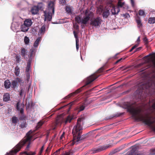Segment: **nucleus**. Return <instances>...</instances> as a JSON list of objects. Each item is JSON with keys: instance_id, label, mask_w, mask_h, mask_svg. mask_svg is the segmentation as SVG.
<instances>
[{"instance_id": "nucleus-12", "label": "nucleus", "mask_w": 155, "mask_h": 155, "mask_svg": "<svg viewBox=\"0 0 155 155\" xmlns=\"http://www.w3.org/2000/svg\"><path fill=\"white\" fill-rule=\"evenodd\" d=\"M93 16V14L92 12L86 10L85 13V16L84 17L87 18L88 20H89L91 18H92Z\"/></svg>"}, {"instance_id": "nucleus-35", "label": "nucleus", "mask_w": 155, "mask_h": 155, "mask_svg": "<svg viewBox=\"0 0 155 155\" xmlns=\"http://www.w3.org/2000/svg\"><path fill=\"white\" fill-rule=\"evenodd\" d=\"M75 21L78 23H81V18L79 16H77L75 17Z\"/></svg>"}, {"instance_id": "nucleus-26", "label": "nucleus", "mask_w": 155, "mask_h": 155, "mask_svg": "<svg viewBox=\"0 0 155 155\" xmlns=\"http://www.w3.org/2000/svg\"><path fill=\"white\" fill-rule=\"evenodd\" d=\"M41 40V38L38 37L35 41L34 44V46L35 47H37L39 45L40 41Z\"/></svg>"}, {"instance_id": "nucleus-24", "label": "nucleus", "mask_w": 155, "mask_h": 155, "mask_svg": "<svg viewBox=\"0 0 155 155\" xmlns=\"http://www.w3.org/2000/svg\"><path fill=\"white\" fill-rule=\"evenodd\" d=\"M11 83L9 80H7L4 82V86L6 89L9 88L11 86Z\"/></svg>"}, {"instance_id": "nucleus-48", "label": "nucleus", "mask_w": 155, "mask_h": 155, "mask_svg": "<svg viewBox=\"0 0 155 155\" xmlns=\"http://www.w3.org/2000/svg\"><path fill=\"white\" fill-rule=\"evenodd\" d=\"M28 56L29 58V59H28V61H32V59L33 57H34V56L31 55H28Z\"/></svg>"}, {"instance_id": "nucleus-27", "label": "nucleus", "mask_w": 155, "mask_h": 155, "mask_svg": "<svg viewBox=\"0 0 155 155\" xmlns=\"http://www.w3.org/2000/svg\"><path fill=\"white\" fill-rule=\"evenodd\" d=\"M45 122V121L43 120H41L39 121L37 124V125L36 126V130L39 129L40 127L44 124Z\"/></svg>"}, {"instance_id": "nucleus-52", "label": "nucleus", "mask_w": 155, "mask_h": 155, "mask_svg": "<svg viewBox=\"0 0 155 155\" xmlns=\"http://www.w3.org/2000/svg\"><path fill=\"white\" fill-rule=\"evenodd\" d=\"M31 61H31L30 60V61L28 60V62L27 63V66H28V67H30V65H31Z\"/></svg>"}, {"instance_id": "nucleus-45", "label": "nucleus", "mask_w": 155, "mask_h": 155, "mask_svg": "<svg viewBox=\"0 0 155 155\" xmlns=\"http://www.w3.org/2000/svg\"><path fill=\"white\" fill-rule=\"evenodd\" d=\"M124 17V18H127L130 17V15L128 13H126L125 14H123L122 15Z\"/></svg>"}, {"instance_id": "nucleus-8", "label": "nucleus", "mask_w": 155, "mask_h": 155, "mask_svg": "<svg viewBox=\"0 0 155 155\" xmlns=\"http://www.w3.org/2000/svg\"><path fill=\"white\" fill-rule=\"evenodd\" d=\"M139 144H136L132 146V149L130 150L129 153L126 155H140V154L136 152V150L138 149Z\"/></svg>"}, {"instance_id": "nucleus-64", "label": "nucleus", "mask_w": 155, "mask_h": 155, "mask_svg": "<svg viewBox=\"0 0 155 155\" xmlns=\"http://www.w3.org/2000/svg\"><path fill=\"white\" fill-rule=\"evenodd\" d=\"M153 65L155 67V60H154L153 61Z\"/></svg>"}, {"instance_id": "nucleus-39", "label": "nucleus", "mask_w": 155, "mask_h": 155, "mask_svg": "<svg viewBox=\"0 0 155 155\" xmlns=\"http://www.w3.org/2000/svg\"><path fill=\"white\" fill-rule=\"evenodd\" d=\"M35 49L33 48H31L30 51L29 55L35 56Z\"/></svg>"}, {"instance_id": "nucleus-61", "label": "nucleus", "mask_w": 155, "mask_h": 155, "mask_svg": "<svg viewBox=\"0 0 155 155\" xmlns=\"http://www.w3.org/2000/svg\"><path fill=\"white\" fill-rule=\"evenodd\" d=\"M60 2L62 4H64L65 2V0H60Z\"/></svg>"}, {"instance_id": "nucleus-38", "label": "nucleus", "mask_w": 155, "mask_h": 155, "mask_svg": "<svg viewBox=\"0 0 155 155\" xmlns=\"http://www.w3.org/2000/svg\"><path fill=\"white\" fill-rule=\"evenodd\" d=\"M124 113H119L118 114H115L113 115V116H112L110 118V119L113 118L114 117H120V116L124 114Z\"/></svg>"}, {"instance_id": "nucleus-51", "label": "nucleus", "mask_w": 155, "mask_h": 155, "mask_svg": "<svg viewBox=\"0 0 155 155\" xmlns=\"http://www.w3.org/2000/svg\"><path fill=\"white\" fill-rule=\"evenodd\" d=\"M51 147H48L46 150V152L47 153L49 152L51 150Z\"/></svg>"}, {"instance_id": "nucleus-3", "label": "nucleus", "mask_w": 155, "mask_h": 155, "mask_svg": "<svg viewBox=\"0 0 155 155\" xmlns=\"http://www.w3.org/2000/svg\"><path fill=\"white\" fill-rule=\"evenodd\" d=\"M82 119L79 118L77 120V124L75 125L72 130L73 142H78L87 137V134H85L81 136L82 132V127L81 125Z\"/></svg>"}, {"instance_id": "nucleus-5", "label": "nucleus", "mask_w": 155, "mask_h": 155, "mask_svg": "<svg viewBox=\"0 0 155 155\" xmlns=\"http://www.w3.org/2000/svg\"><path fill=\"white\" fill-rule=\"evenodd\" d=\"M152 85V84L150 82L141 83L139 85L137 92H139V94L140 95V99L141 98V96L143 93L144 92L147 94V91H149Z\"/></svg>"}, {"instance_id": "nucleus-62", "label": "nucleus", "mask_w": 155, "mask_h": 155, "mask_svg": "<svg viewBox=\"0 0 155 155\" xmlns=\"http://www.w3.org/2000/svg\"><path fill=\"white\" fill-rule=\"evenodd\" d=\"M152 107L154 109H155V102L153 103L152 105Z\"/></svg>"}, {"instance_id": "nucleus-53", "label": "nucleus", "mask_w": 155, "mask_h": 155, "mask_svg": "<svg viewBox=\"0 0 155 155\" xmlns=\"http://www.w3.org/2000/svg\"><path fill=\"white\" fill-rule=\"evenodd\" d=\"M141 48H142L141 47H140L138 48H136V49L135 51H134V52H136L137 51H139L141 49Z\"/></svg>"}, {"instance_id": "nucleus-36", "label": "nucleus", "mask_w": 155, "mask_h": 155, "mask_svg": "<svg viewBox=\"0 0 155 155\" xmlns=\"http://www.w3.org/2000/svg\"><path fill=\"white\" fill-rule=\"evenodd\" d=\"M124 4L125 3L124 2H122L120 1H119L117 3L118 7L119 8H122L124 5Z\"/></svg>"}, {"instance_id": "nucleus-54", "label": "nucleus", "mask_w": 155, "mask_h": 155, "mask_svg": "<svg viewBox=\"0 0 155 155\" xmlns=\"http://www.w3.org/2000/svg\"><path fill=\"white\" fill-rule=\"evenodd\" d=\"M123 59V58H120V59L118 60H117L115 63V64H117L118 62L120 61L121 60H122Z\"/></svg>"}, {"instance_id": "nucleus-22", "label": "nucleus", "mask_w": 155, "mask_h": 155, "mask_svg": "<svg viewBox=\"0 0 155 155\" xmlns=\"http://www.w3.org/2000/svg\"><path fill=\"white\" fill-rule=\"evenodd\" d=\"M21 55L23 57H25V56L27 54L28 51L24 48H21Z\"/></svg>"}, {"instance_id": "nucleus-6", "label": "nucleus", "mask_w": 155, "mask_h": 155, "mask_svg": "<svg viewBox=\"0 0 155 155\" xmlns=\"http://www.w3.org/2000/svg\"><path fill=\"white\" fill-rule=\"evenodd\" d=\"M102 21L101 18L98 17L96 18L91 19L90 24L93 26L97 27L100 26Z\"/></svg>"}, {"instance_id": "nucleus-58", "label": "nucleus", "mask_w": 155, "mask_h": 155, "mask_svg": "<svg viewBox=\"0 0 155 155\" xmlns=\"http://www.w3.org/2000/svg\"><path fill=\"white\" fill-rule=\"evenodd\" d=\"M143 41L146 43L147 42V38L145 37L143 38Z\"/></svg>"}, {"instance_id": "nucleus-47", "label": "nucleus", "mask_w": 155, "mask_h": 155, "mask_svg": "<svg viewBox=\"0 0 155 155\" xmlns=\"http://www.w3.org/2000/svg\"><path fill=\"white\" fill-rule=\"evenodd\" d=\"M75 29L77 31H79V26L77 24H75L74 25Z\"/></svg>"}, {"instance_id": "nucleus-32", "label": "nucleus", "mask_w": 155, "mask_h": 155, "mask_svg": "<svg viewBox=\"0 0 155 155\" xmlns=\"http://www.w3.org/2000/svg\"><path fill=\"white\" fill-rule=\"evenodd\" d=\"M16 61L17 63H19L21 62V58L20 55L18 54H16L15 56Z\"/></svg>"}, {"instance_id": "nucleus-9", "label": "nucleus", "mask_w": 155, "mask_h": 155, "mask_svg": "<svg viewBox=\"0 0 155 155\" xmlns=\"http://www.w3.org/2000/svg\"><path fill=\"white\" fill-rule=\"evenodd\" d=\"M110 146L107 145L105 146H102L98 147L97 148H94L93 150V153H95L101 152L103 150H106Z\"/></svg>"}, {"instance_id": "nucleus-29", "label": "nucleus", "mask_w": 155, "mask_h": 155, "mask_svg": "<svg viewBox=\"0 0 155 155\" xmlns=\"http://www.w3.org/2000/svg\"><path fill=\"white\" fill-rule=\"evenodd\" d=\"M27 125V124L26 123V121H23L21 123L19 126L21 128H23L26 127Z\"/></svg>"}, {"instance_id": "nucleus-37", "label": "nucleus", "mask_w": 155, "mask_h": 155, "mask_svg": "<svg viewBox=\"0 0 155 155\" xmlns=\"http://www.w3.org/2000/svg\"><path fill=\"white\" fill-rule=\"evenodd\" d=\"M29 39L27 36H25L24 39V42L25 44L28 45L29 42Z\"/></svg>"}, {"instance_id": "nucleus-13", "label": "nucleus", "mask_w": 155, "mask_h": 155, "mask_svg": "<svg viewBox=\"0 0 155 155\" xmlns=\"http://www.w3.org/2000/svg\"><path fill=\"white\" fill-rule=\"evenodd\" d=\"M38 8L36 6H34L32 7L31 12L33 15L37 14L39 12Z\"/></svg>"}, {"instance_id": "nucleus-63", "label": "nucleus", "mask_w": 155, "mask_h": 155, "mask_svg": "<svg viewBox=\"0 0 155 155\" xmlns=\"http://www.w3.org/2000/svg\"><path fill=\"white\" fill-rule=\"evenodd\" d=\"M153 153L150 154V155H155V149L153 150Z\"/></svg>"}, {"instance_id": "nucleus-30", "label": "nucleus", "mask_w": 155, "mask_h": 155, "mask_svg": "<svg viewBox=\"0 0 155 155\" xmlns=\"http://www.w3.org/2000/svg\"><path fill=\"white\" fill-rule=\"evenodd\" d=\"M12 122L13 123L16 124L18 121V120L17 117H13L12 118Z\"/></svg>"}, {"instance_id": "nucleus-19", "label": "nucleus", "mask_w": 155, "mask_h": 155, "mask_svg": "<svg viewBox=\"0 0 155 155\" xmlns=\"http://www.w3.org/2000/svg\"><path fill=\"white\" fill-rule=\"evenodd\" d=\"M110 15V12L108 10L106 9L103 12L102 16L103 18H107Z\"/></svg>"}, {"instance_id": "nucleus-42", "label": "nucleus", "mask_w": 155, "mask_h": 155, "mask_svg": "<svg viewBox=\"0 0 155 155\" xmlns=\"http://www.w3.org/2000/svg\"><path fill=\"white\" fill-rule=\"evenodd\" d=\"M26 117L24 115H22L19 117V120H24V121L26 120Z\"/></svg>"}, {"instance_id": "nucleus-11", "label": "nucleus", "mask_w": 155, "mask_h": 155, "mask_svg": "<svg viewBox=\"0 0 155 155\" xmlns=\"http://www.w3.org/2000/svg\"><path fill=\"white\" fill-rule=\"evenodd\" d=\"M52 13L51 11L48 12L47 14L45 12V21L47 20L49 21H51L52 19Z\"/></svg>"}, {"instance_id": "nucleus-59", "label": "nucleus", "mask_w": 155, "mask_h": 155, "mask_svg": "<svg viewBox=\"0 0 155 155\" xmlns=\"http://www.w3.org/2000/svg\"><path fill=\"white\" fill-rule=\"evenodd\" d=\"M131 3L132 6L134 7V2L133 0H131Z\"/></svg>"}, {"instance_id": "nucleus-20", "label": "nucleus", "mask_w": 155, "mask_h": 155, "mask_svg": "<svg viewBox=\"0 0 155 155\" xmlns=\"http://www.w3.org/2000/svg\"><path fill=\"white\" fill-rule=\"evenodd\" d=\"M32 22L31 20L30 19H26L24 22V24L27 26L28 27L31 26L32 25Z\"/></svg>"}, {"instance_id": "nucleus-31", "label": "nucleus", "mask_w": 155, "mask_h": 155, "mask_svg": "<svg viewBox=\"0 0 155 155\" xmlns=\"http://www.w3.org/2000/svg\"><path fill=\"white\" fill-rule=\"evenodd\" d=\"M89 20L87 19L84 17L81 19V23L84 25L87 24Z\"/></svg>"}, {"instance_id": "nucleus-15", "label": "nucleus", "mask_w": 155, "mask_h": 155, "mask_svg": "<svg viewBox=\"0 0 155 155\" xmlns=\"http://www.w3.org/2000/svg\"><path fill=\"white\" fill-rule=\"evenodd\" d=\"M20 101H18L16 104V108L18 111H20V113L23 114L24 113V110L22 108H20Z\"/></svg>"}, {"instance_id": "nucleus-4", "label": "nucleus", "mask_w": 155, "mask_h": 155, "mask_svg": "<svg viewBox=\"0 0 155 155\" xmlns=\"http://www.w3.org/2000/svg\"><path fill=\"white\" fill-rule=\"evenodd\" d=\"M73 118L74 117L72 115H69L64 117L60 115L57 117L55 123L57 125H61L62 124L65 125L68 123H70Z\"/></svg>"}, {"instance_id": "nucleus-7", "label": "nucleus", "mask_w": 155, "mask_h": 155, "mask_svg": "<svg viewBox=\"0 0 155 155\" xmlns=\"http://www.w3.org/2000/svg\"><path fill=\"white\" fill-rule=\"evenodd\" d=\"M24 82L22 80L18 77L15 78L11 82L12 88L15 89L18 87V84L23 83Z\"/></svg>"}, {"instance_id": "nucleus-28", "label": "nucleus", "mask_w": 155, "mask_h": 155, "mask_svg": "<svg viewBox=\"0 0 155 155\" xmlns=\"http://www.w3.org/2000/svg\"><path fill=\"white\" fill-rule=\"evenodd\" d=\"M20 73V69L18 66H16L15 68V74L16 76L19 75Z\"/></svg>"}, {"instance_id": "nucleus-50", "label": "nucleus", "mask_w": 155, "mask_h": 155, "mask_svg": "<svg viewBox=\"0 0 155 155\" xmlns=\"http://www.w3.org/2000/svg\"><path fill=\"white\" fill-rule=\"evenodd\" d=\"M44 145H43L41 147L40 150V151H39V153H40V154H41V153H42L43 150L44 149Z\"/></svg>"}, {"instance_id": "nucleus-21", "label": "nucleus", "mask_w": 155, "mask_h": 155, "mask_svg": "<svg viewBox=\"0 0 155 155\" xmlns=\"http://www.w3.org/2000/svg\"><path fill=\"white\" fill-rule=\"evenodd\" d=\"M26 151H25L21 153L25 154L26 155H35V152H28L27 151L29 150V148L26 147L25 149Z\"/></svg>"}, {"instance_id": "nucleus-33", "label": "nucleus", "mask_w": 155, "mask_h": 155, "mask_svg": "<svg viewBox=\"0 0 155 155\" xmlns=\"http://www.w3.org/2000/svg\"><path fill=\"white\" fill-rule=\"evenodd\" d=\"M148 22L151 24H153L155 23V17L149 18L148 19Z\"/></svg>"}, {"instance_id": "nucleus-60", "label": "nucleus", "mask_w": 155, "mask_h": 155, "mask_svg": "<svg viewBox=\"0 0 155 155\" xmlns=\"http://www.w3.org/2000/svg\"><path fill=\"white\" fill-rule=\"evenodd\" d=\"M59 152L58 151V150H57L54 153V154L55 155H58V154L59 153Z\"/></svg>"}, {"instance_id": "nucleus-1", "label": "nucleus", "mask_w": 155, "mask_h": 155, "mask_svg": "<svg viewBox=\"0 0 155 155\" xmlns=\"http://www.w3.org/2000/svg\"><path fill=\"white\" fill-rule=\"evenodd\" d=\"M124 105L127 111L132 114L133 116L136 120L141 121L146 125L149 126H151L155 122V121L151 120L152 117L148 114H146L144 116L140 114L141 109H136L132 104L127 103Z\"/></svg>"}, {"instance_id": "nucleus-55", "label": "nucleus", "mask_w": 155, "mask_h": 155, "mask_svg": "<svg viewBox=\"0 0 155 155\" xmlns=\"http://www.w3.org/2000/svg\"><path fill=\"white\" fill-rule=\"evenodd\" d=\"M30 67H28V66H27V67L26 68V71L27 72H28L29 71H30Z\"/></svg>"}, {"instance_id": "nucleus-16", "label": "nucleus", "mask_w": 155, "mask_h": 155, "mask_svg": "<svg viewBox=\"0 0 155 155\" xmlns=\"http://www.w3.org/2000/svg\"><path fill=\"white\" fill-rule=\"evenodd\" d=\"M136 21L137 24V27L139 28H141L142 26V25L140 17L137 16L136 18Z\"/></svg>"}, {"instance_id": "nucleus-2", "label": "nucleus", "mask_w": 155, "mask_h": 155, "mask_svg": "<svg viewBox=\"0 0 155 155\" xmlns=\"http://www.w3.org/2000/svg\"><path fill=\"white\" fill-rule=\"evenodd\" d=\"M105 69L104 67H102L99 69L96 72L91 75L87 79L86 83L85 85L77 90L74 92H72L65 97V99H68L71 97L74 96L75 95L78 94L84 90V88L86 86L90 84L91 82L97 78L101 76V74L99 73H102Z\"/></svg>"}, {"instance_id": "nucleus-17", "label": "nucleus", "mask_w": 155, "mask_h": 155, "mask_svg": "<svg viewBox=\"0 0 155 155\" xmlns=\"http://www.w3.org/2000/svg\"><path fill=\"white\" fill-rule=\"evenodd\" d=\"M120 10L119 8L113 7L111 9V12L112 14L115 15L118 14L119 12H120Z\"/></svg>"}, {"instance_id": "nucleus-23", "label": "nucleus", "mask_w": 155, "mask_h": 155, "mask_svg": "<svg viewBox=\"0 0 155 155\" xmlns=\"http://www.w3.org/2000/svg\"><path fill=\"white\" fill-rule=\"evenodd\" d=\"M10 98V94L8 93H5L3 95V101H9Z\"/></svg>"}, {"instance_id": "nucleus-44", "label": "nucleus", "mask_w": 155, "mask_h": 155, "mask_svg": "<svg viewBox=\"0 0 155 155\" xmlns=\"http://www.w3.org/2000/svg\"><path fill=\"white\" fill-rule=\"evenodd\" d=\"M138 13L140 15H144V11L142 10H140L139 11Z\"/></svg>"}, {"instance_id": "nucleus-34", "label": "nucleus", "mask_w": 155, "mask_h": 155, "mask_svg": "<svg viewBox=\"0 0 155 155\" xmlns=\"http://www.w3.org/2000/svg\"><path fill=\"white\" fill-rule=\"evenodd\" d=\"M44 5L42 3H39L36 7H38L39 10H42L43 8Z\"/></svg>"}, {"instance_id": "nucleus-14", "label": "nucleus", "mask_w": 155, "mask_h": 155, "mask_svg": "<svg viewBox=\"0 0 155 155\" xmlns=\"http://www.w3.org/2000/svg\"><path fill=\"white\" fill-rule=\"evenodd\" d=\"M45 31V25H43L41 28L38 33L39 36H41L43 35Z\"/></svg>"}, {"instance_id": "nucleus-18", "label": "nucleus", "mask_w": 155, "mask_h": 155, "mask_svg": "<svg viewBox=\"0 0 155 155\" xmlns=\"http://www.w3.org/2000/svg\"><path fill=\"white\" fill-rule=\"evenodd\" d=\"M73 33H74V37L76 39V47L77 49L78 50L79 48V45L78 44L79 40L78 38V36L77 35V34L76 33V32L75 31H73Z\"/></svg>"}, {"instance_id": "nucleus-41", "label": "nucleus", "mask_w": 155, "mask_h": 155, "mask_svg": "<svg viewBox=\"0 0 155 155\" xmlns=\"http://www.w3.org/2000/svg\"><path fill=\"white\" fill-rule=\"evenodd\" d=\"M24 92V89L22 88H21L20 91L19 92V95L21 97L23 96V94Z\"/></svg>"}, {"instance_id": "nucleus-10", "label": "nucleus", "mask_w": 155, "mask_h": 155, "mask_svg": "<svg viewBox=\"0 0 155 155\" xmlns=\"http://www.w3.org/2000/svg\"><path fill=\"white\" fill-rule=\"evenodd\" d=\"M48 9L49 11L52 12L54 14V4L53 2L50 1L48 4Z\"/></svg>"}, {"instance_id": "nucleus-56", "label": "nucleus", "mask_w": 155, "mask_h": 155, "mask_svg": "<svg viewBox=\"0 0 155 155\" xmlns=\"http://www.w3.org/2000/svg\"><path fill=\"white\" fill-rule=\"evenodd\" d=\"M140 41V37H138V38H137V44H139Z\"/></svg>"}, {"instance_id": "nucleus-46", "label": "nucleus", "mask_w": 155, "mask_h": 155, "mask_svg": "<svg viewBox=\"0 0 155 155\" xmlns=\"http://www.w3.org/2000/svg\"><path fill=\"white\" fill-rule=\"evenodd\" d=\"M85 108V106L84 105H81L80 107H79V110L80 111H82Z\"/></svg>"}, {"instance_id": "nucleus-49", "label": "nucleus", "mask_w": 155, "mask_h": 155, "mask_svg": "<svg viewBox=\"0 0 155 155\" xmlns=\"http://www.w3.org/2000/svg\"><path fill=\"white\" fill-rule=\"evenodd\" d=\"M138 45H139V44H136L132 48H131V50H134V49H135V48H136L138 46Z\"/></svg>"}, {"instance_id": "nucleus-57", "label": "nucleus", "mask_w": 155, "mask_h": 155, "mask_svg": "<svg viewBox=\"0 0 155 155\" xmlns=\"http://www.w3.org/2000/svg\"><path fill=\"white\" fill-rule=\"evenodd\" d=\"M64 132L63 133V134L61 135V136L60 137V139L61 140V139H62L63 137H64Z\"/></svg>"}, {"instance_id": "nucleus-43", "label": "nucleus", "mask_w": 155, "mask_h": 155, "mask_svg": "<svg viewBox=\"0 0 155 155\" xmlns=\"http://www.w3.org/2000/svg\"><path fill=\"white\" fill-rule=\"evenodd\" d=\"M73 153L72 150H70L69 151L65 152L64 155H72Z\"/></svg>"}, {"instance_id": "nucleus-40", "label": "nucleus", "mask_w": 155, "mask_h": 155, "mask_svg": "<svg viewBox=\"0 0 155 155\" xmlns=\"http://www.w3.org/2000/svg\"><path fill=\"white\" fill-rule=\"evenodd\" d=\"M66 11L68 13H71V9L70 7L67 6L66 7Z\"/></svg>"}, {"instance_id": "nucleus-25", "label": "nucleus", "mask_w": 155, "mask_h": 155, "mask_svg": "<svg viewBox=\"0 0 155 155\" xmlns=\"http://www.w3.org/2000/svg\"><path fill=\"white\" fill-rule=\"evenodd\" d=\"M28 27H29L23 24V25H21V31L23 32L27 31L29 29Z\"/></svg>"}]
</instances>
